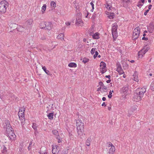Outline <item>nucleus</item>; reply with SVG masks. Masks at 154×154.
Masks as SVG:
<instances>
[{"label":"nucleus","instance_id":"nucleus-55","mask_svg":"<svg viewBox=\"0 0 154 154\" xmlns=\"http://www.w3.org/2000/svg\"><path fill=\"white\" fill-rule=\"evenodd\" d=\"M152 6V5H150L149 6L148 8H149V10L151 9Z\"/></svg>","mask_w":154,"mask_h":154},{"label":"nucleus","instance_id":"nucleus-18","mask_svg":"<svg viewBox=\"0 0 154 154\" xmlns=\"http://www.w3.org/2000/svg\"><path fill=\"white\" fill-rule=\"evenodd\" d=\"M106 15L107 16V17L110 19H113L115 16V14L112 12H106Z\"/></svg>","mask_w":154,"mask_h":154},{"label":"nucleus","instance_id":"nucleus-2","mask_svg":"<svg viewBox=\"0 0 154 154\" xmlns=\"http://www.w3.org/2000/svg\"><path fill=\"white\" fill-rule=\"evenodd\" d=\"M9 4L7 1L3 0L0 2V13H4L6 12V9Z\"/></svg>","mask_w":154,"mask_h":154},{"label":"nucleus","instance_id":"nucleus-30","mask_svg":"<svg viewBox=\"0 0 154 154\" xmlns=\"http://www.w3.org/2000/svg\"><path fill=\"white\" fill-rule=\"evenodd\" d=\"M46 8V5L44 4L42 8L41 11L42 14H44Z\"/></svg>","mask_w":154,"mask_h":154},{"label":"nucleus","instance_id":"nucleus-49","mask_svg":"<svg viewBox=\"0 0 154 154\" xmlns=\"http://www.w3.org/2000/svg\"><path fill=\"white\" fill-rule=\"evenodd\" d=\"M32 127L34 129H35L36 128V126L34 124H33Z\"/></svg>","mask_w":154,"mask_h":154},{"label":"nucleus","instance_id":"nucleus-48","mask_svg":"<svg viewBox=\"0 0 154 154\" xmlns=\"http://www.w3.org/2000/svg\"><path fill=\"white\" fill-rule=\"evenodd\" d=\"M143 5V4H141V3H140V2H139V3L138 4V5H137V6L139 7H140V6H142V5Z\"/></svg>","mask_w":154,"mask_h":154},{"label":"nucleus","instance_id":"nucleus-14","mask_svg":"<svg viewBox=\"0 0 154 154\" xmlns=\"http://www.w3.org/2000/svg\"><path fill=\"white\" fill-rule=\"evenodd\" d=\"M53 26L52 23L50 22L45 23V29L50 30H51Z\"/></svg>","mask_w":154,"mask_h":154},{"label":"nucleus","instance_id":"nucleus-50","mask_svg":"<svg viewBox=\"0 0 154 154\" xmlns=\"http://www.w3.org/2000/svg\"><path fill=\"white\" fill-rule=\"evenodd\" d=\"M101 86H100V87L99 88H98L97 89V91H100L101 92Z\"/></svg>","mask_w":154,"mask_h":154},{"label":"nucleus","instance_id":"nucleus-4","mask_svg":"<svg viewBox=\"0 0 154 154\" xmlns=\"http://www.w3.org/2000/svg\"><path fill=\"white\" fill-rule=\"evenodd\" d=\"M6 131L8 134V136L11 140H15L16 139V135L15 134L13 131L11 129L7 128Z\"/></svg>","mask_w":154,"mask_h":154},{"label":"nucleus","instance_id":"nucleus-9","mask_svg":"<svg viewBox=\"0 0 154 154\" xmlns=\"http://www.w3.org/2000/svg\"><path fill=\"white\" fill-rule=\"evenodd\" d=\"M100 70L102 74H103L106 71V65L102 61L100 64Z\"/></svg>","mask_w":154,"mask_h":154},{"label":"nucleus","instance_id":"nucleus-53","mask_svg":"<svg viewBox=\"0 0 154 154\" xmlns=\"http://www.w3.org/2000/svg\"><path fill=\"white\" fill-rule=\"evenodd\" d=\"M86 12L87 13V15H85V17L86 18H88V15L89 14V12H88L87 11H86Z\"/></svg>","mask_w":154,"mask_h":154},{"label":"nucleus","instance_id":"nucleus-58","mask_svg":"<svg viewBox=\"0 0 154 154\" xmlns=\"http://www.w3.org/2000/svg\"><path fill=\"white\" fill-rule=\"evenodd\" d=\"M110 81H111L110 80H109H109H107L106 81V82H107V83H110Z\"/></svg>","mask_w":154,"mask_h":154},{"label":"nucleus","instance_id":"nucleus-31","mask_svg":"<svg viewBox=\"0 0 154 154\" xmlns=\"http://www.w3.org/2000/svg\"><path fill=\"white\" fill-rule=\"evenodd\" d=\"M40 27L42 29H45V23L42 22L40 24Z\"/></svg>","mask_w":154,"mask_h":154},{"label":"nucleus","instance_id":"nucleus-45","mask_svg":"<svg viewBox=\"0 0 154 154\" xmlns=\"http://www.w3.org/2000/svg\"><path fill=\"white\" fill-rule=\"evenodd\" d=\"M65 24L67 26H69L71 24V22L68 21L66 22L65 23Z\"/></svg>","mask_w":154,"mask_h":154},{"label":"nucleus","instance_id":"nucleus-19","mask_svg":"<svg viewBox=\"0 0 154 154\" xmlns=\"http://www.w3.org/2000/svg\"><path fill=\"white\" fill-rule=\"evenodd\" d=\"M147 74L148 76H151L154 75V70L153 69H150L148 70L147 72Z\"/></svg>","mask_w":154,"mask_h":154},{"label":"nucleus","instance_id":"nucleus-27","mask_svg":"<svg viewBox=\"0 0 154 154\" xmlns=\"http://www.w3.org/2000/svg\"><path fill=\"white\" fill-rule=\"evenodd\" d=\"M68 66L70 67L75 68L77 67V64L75 63L71 62L69 64Z\"/></svg>","mask_w":154,"mask_h":154},{"label":"nucleus","instance_id":"nucleus-17","mask_svg":"<svg viewBox=\"0 0 154 154\" xmlns=\"http://www.w3.org/2000/svg\"><path fill=\"white\" fill-rule=\"evenodd\" d=\"M116 71L119 72L120 75L123 74L124 73V71L120 65H119L117 66Z\"/></svg>","mask_w":154,"mask_h":154},{"label":"nucleus","instance_id":"nucleus-46","mask_svg":"<svg viewBox=\"0 0 154 154\" xmlns=\"http://www.w3.org/2000/svg\"><path fill=\"white\" fill-rule=\"evenodd\" d=\"M142 40H145V41H147L148 39L147 38H145V37H143L142 38Z\"/></svg>","mask_w":154,"mask_h":154},{"label":"nucleus","instance_id":"nucleus-22","mask_svg":"<svg viewBox=\"0 0 154 154\" xmlns=\"http://www.w3.org/2000/svg\"><path fill=\"white\" fill-rule=\"evenodd\" d=\"M40 154H47L46 148L45 147L42 148L40 151Z\"/></svg>","mask_w":154,"mask_h":154},{"label":"nucleus","instance_id":"nucleus-20","mask_svg":"<svg viewBox=\"0 0 154 154\" xmlns=\"http://www.w3.org/2000/svg\"><path fill=\"white\" fill-rule=\"evenodd\" d=\"M116 149L114 146H112V147H110L109 151V154H113L115 151Z\"/></svg>","mask_w":154,"mask_h":154},{"label":"nucleus","instance_id":"nucleus-47","mask_svg":"<svg viewBox=\"0 0 154 154\" xmlns=\"http://www.w3.org/2000/svg\"><path fill=\"white\" fill-rule=\"evenodd\" d=\"M67 151L66 150L63 151L62 154H67Z\"/></svg>","mask_w":154,"mask_h":154},{"label":"nucleus","instance_id":"nucleus-11","mask_svg":"<svg viewBox=\"0 0 154 154\" xmlns=\"http://www.w3.org/2000/svg\"><path fill=\"white\" fill-rule=\"evenodd\" d=\"M146 88L143 87L139 90H137L136 93L138 94L139 95L143 97L144 94L146 92Z\"/></svg>","mask_w":154,"mask_h":154},{"label":"nucleus","instance_id":"nucleus-21","mask_svg":"<svg viewBox=\"0 0 154 154\" xmlns=\"http://www.w3.org/2000/svg\"><path fill=\"white\" fill-rule=\"evenodd\" d=\"M148 31L150 33H152L154 30V26L151 25H150L148 28Z\"/></svg>","mask_w":154,"mask_h":154},{"label":"nucleus","instance_id":"nucleus-43","mask_svg":"<svg viewBox=\"0 0 154 154\" xmlns=\"http://www.w3.org/2000/svg\"><path fill=\"white\" fill-rule=\"evenodd\" d=\"M95 54H94V56H93L94 58V59H95L99 54V53H98V51H97V50L95 52Z\"/></svg>","mask_w":154,"mask_h":154},{"label":"nucleus","instance_id":"nucleus-23","mask_svg":"<svg viewBox=\"0 0 154 154\" xmlns=\"http://www.w3.org/2000/svg\"><path fill=\"white\" fill-rule=\"evenodd\" d=\"M64 34L61 33L58 35L57 37V38L60 39L61 40H64Z\"/></svg>","mask_w":154,"mask_h":154},{"label":"nucleus","instance_id":"nucleus-32","mask_svg":"<svg viewBox=\"0 0 154 154\" xmlns=\"http://www.w3.org/2000/svg\"><path fill=\"white\" fill-rule=\"evenodd\" d=\"M128 90V88L127 87H123L121 90V91L125 93V94L126 93V92L127 93Z\"/></svg>","mask_w":154,"mask_h":154},{"label":"nucleus","instance_id":"nucleus-29","mask_svg":"<svg viewBox=\"0 0 154 154\" xmlns=\"http://www.w3.org/2000/svg\"><path fill=\"white\" fill-rule=\"evenodd\" d=\"M50 5L51 6V8L52 9H54L56 7V3L54 1H51L50 3Z\"/></svg>","mask_w":154,"mask_h":154},{"label":"nucleus","instance_id":"nucleus-28","mask_svg":"<svg viewBox=\"0 0 154 154\" xmlns=\"http://www.w3.org/2000/svg\"><path fill=\"white\" fill-rule=\"evenodd\" d=\"M137 108V106L136 105H133L131 108V111L132 112L134 111H135L136 110Z\"/></svg>","mask_w":154,"mask_h":154},{"label":"nucleus","instance_id":"nucleus-33","mask_svg":"<svg viewBox=\"0 0 154 154\" xmlns=\"http://www.w3.org/2000/svg\"><path fill=\"white\" fill-rule=\"evenodd\" d=\"M42 69L47 74L49 75V70H47L45 66H42Z\"/></svg>","mask_w":154,"mask_h":154},{"label":"nucleus","instance_id":"nucleus-36","mask_svg":"<svg viewBox=\"0 0 154 154\" xmlns=\"http://www.w3.org/2000/svg\"><path fill=\"white\" fill-rule=\"evenodd\" d=\"M53 113H50L48 116V118L50 119H52L53 118Z\"/></svg>","mask_w":154,"mask_h":154},{"label":"nucleus","instance_id":"nucleus-42","mask_svg":"<svg viewBox=\"0 0 154 154\" xmlns=\"http://www.w3.org/2000/svg\"><path fill=\"white\" fill-rule=\"evenodd\" d=\"M52 133L54 135H57L58 134V131L57 130H54L52 131Z\"/></svg>","mask_w":154,"mask_h":154},{"label":"nucleus","instance_id":"nucleus-57","mask_svg":"<svg viewBox=\"0 0 154 154\" xmlns=\"http://www.w3.org/2000/svg\"><path fill=\"white\" fill-rule=\"evenodd\" d=\"M108 110H109L110 111L111 110V107H110V106L109 107V106H108Z\"/></svg>","mask_w":154,"mask_h":154},{"label":"nucleus","instance_id":"nucleus-59","mask_svg":"<svg viewBox=\"0 0 154 154\" xmlns=\"http://www.w3.org/2000/svg\"><path fill=\"white\" fill-rule=\"evenodd\" d=\"M41 39L42 40H45V39H46V38L45 37H44L43 38L42 37L41 38Z\"/></svg>","mask_w":154,"mask_h":154},{"label":"nucleus","instance_id":"nucleus-35","mask_svg":"<svg viewBox=\"0 0 154 154\" xmlns=\"http://www.w3.org/2000/svg\"><path fill=\"white\" fill-rule=\"evenodd\" d=\"M89 59L88 58H86V57H84L83 59L82 62L84 63H86L89 62Z\"/></svg>","mask_w":154,"mask_h":154},{"label":"nucleus","instance_id":"nucleus-61","mask_svg":"<svg viewBox=\"0 0 154 154\" xmlns=\"http://www.w3.org/2000/svg\"><path fill=\"white\" fill-rule=\"evenodd\" d=\"M87 40V39L85 38H84L83 39V41L84 42H85Z\"/></svg>","mask_w":154,"mask_h":154},{"label":"nucleus","instance_id":"nucleus-10","mask_svg":"<svg viewBox=\"0 0 154 154\" xmlns=\"http://www.w3.org/2000/svg\"><path fill=\"white\" fill-rule=\"evenodd\" d=\"M117 27L118 26L116 24H113L112 28V32L114 38H116L117 35Z\"/></svg>","mask_w":154,"mask_h":154},{"label":"nucleus","instance_id":"nucleus-41","mask_svg":"<svg viewBox=\"0 0 154 154\" xmlns=\"http://www.w3.org/2000/svg\"><path fill=\"white\" fill-rule=\"evenodd\" d=\"M107 146L108 147H112V146H114L112 143L110 142H109L107 143Z\"/></svg>","mask_w":154,"mask_h":154},{"label":"nucleus","instance_id":"nucleus-37","mask_svg":"<svg viewBox=\"0 0 154 154\" xmlns=\"http://www.w3.org/2000/svg\"><path fill=\"white\" fill-rule=\"evenodd\" d=\"M16 24L14 23H11L10 24L9 26L11 28H16Z\"/></svg>","mask_w":154,"mask_h":154},{"label":"nucleus","instance_id":"nucleus-7","mask_svg":"<svg viewBox=\"0 0 154 154\" xmlns=\"http://www.w3.org/2000/svg\"><path fill=\"white\" fill-rule=\"evenodd\" d=\"M140 33V28L139 27H137L135 28L133 31L132 35L133 39H137L139 36Z\"/></svg>","mask_w":154,"mask_h":154},{"label":"nucleus","instance_id":"nucleus-44","mask_svg":"<svg viewBox=\"0 0 154 154\" xmlns=\"http://www.w3.org/2000/svg\"><path fill=\"white\" fill-rule=\"evenodd\" d=\"M90 4L92 8V9L91 10V11L92 12H93L94 8V5L93 3L92 2H91L90 3Z\"/></svg>","mask_w":154,"mask_h":154},{"label":"nucleus","instance_id":"nucleus-8","mask_svg":"<svg viewBox=\"0 0 154 154\" xmlns=\"http://www.w3.org/2000/svg\"><path fill=\"white\" fill-rule=\"evenodd\" d=\"M99 85L101 86V93L104 95H106L108 90L107 87L105 86L102 82H99Z\"/></svg>","mask_w":154,"mask_h":154},{"label":"nucleus","instance_id":"nucleus-56","mask_svg":"<svg viewBox=\"0 0 154 154\" xmlns=\"http://www.w3.org/2000/svg\"><path fill=\"white\" fill-rule=\"evenodd\" d=\"M102 100L103 101H105L106 100V98L105 97H103L102 98Z\"/></svg>","mask_w":154,"mask_h":154},{"label":"nucleus","instance_id":"nucleus-51","mask_svg":"<svg viewBox=\"0 0 154 154\" xmlns=\"http://www.w3.org/2000/svg\"><path fill=\"white\" fill-rule=\"evenodd\" d=\"M149 10H146V11L144 13V14L145 15H146L147 14V13L149 12Z\"/></svg>","mask_w":154,"mask_h":154},{"label":"nucleus","instance_id":"nucleus-52","mask_svg":"<svg viewBox=\"0 0 154 154\" xmlns=\"http://www.w3.org/2000/svg\"><path fill=\"white\" fill-rule=\"evenodd\" d=\"M105 77L106 78H108L109 79H110L111 78V76L110 75H106Z\"/></svg>","mask_w":154,"mask_h":154},{"label":"nucleus","instance_id":"nucleus-5","mask_svg":"<svg viewBox=\"0 0 154 154\" xmlns=\"http://www.w3.org/2000/svg\"><path fill=\"white\" fill-rule=\"evenodd\" d=\"M149 47L147 45L144 46L143 49L138 53V58H141L149 49Z\"/></svg>","mask_w":154,"mask_h":154},{"label":"nucleus","instance_id":"nucleus-15","mask_svg":"<svg viewBox=\"0 0 154 154\" xmlns=\"http://www.w3.org/2000/svg\"><path fill=\"white\" fill-rule=\"evenodd\" d=\"M59 151V148L56 145H53L52 146V152L53 154H57Z\"/></svg>","mask_w":154,"mask_h":154},{"label":"nucleus","instance_id":"nucleus-6","mask_svg":"<svg viewBox=\"0 0 154 154\" xmlns=\"http://www.w3.org/2000/svg\"><path fill=\"white\" fill-rule=\"evenodd\" d=\"M24 111L25 108L23 107L20 109L18 113L19 117L21 122H23L25 121Z\"/></svg>","mask_w":154,"mask_h":154},{"label":"nucleus","instance_id":"nucleus-63","mask_svg":"<svg viewBox=\"0 0 154 154\" xmlns=\"http://www.w3.org/2000/svg\"><path fill=\"white\" fill-rule=\"evenodd\" d=\"M131 63H134V60H132L131 61Z\"/></svg>","mask_w":154,"mask_h":154},{"label":"nucleus","instance_id":"nucleus-16","mask_svg":"<svg viewBox=\"0 0 154 154\" xmlns=\"http://www.w3.org/2000/svg\"><path fill=\"white\" fill-rule=\"evenodd\" d=\"M138 72H135L133 75V79L137 82H138L139 80L138 78Z\"/></svg>","mask_w":154,"mask_h":154},{"label":"nucleus","instance_id":"nucleus-54","mask_svg":"<svg viewBox=\"0 0 154 154\" xmlns=\"http://www.w3.org/2000/svg\"><path fill=\"white\" fill-rule=\"evenodd\" d=\"M102 106H106V104L105 103V102H103V103L102 104Z\"/></svg>","mask_w":154,"mask_h":154},{"label":"nucleus","instance_id":"nucleus-64","mask_svg":"<svg viewBox=\"0 0 154 154\" xmlns=\"http://www.w3.org/2000/svg\"><path fill=\"white\" fill-rule=\"evenodd\" d=\"M97 56H98V57L99 58H100V57H101V56H100V55H97Z\"/></svg>","mask_w":154,"mask_h":154},{"label":"nucleus","instance_id":"nucleus-62","mask_svg":"<svg viewBox=\"0 0 154 154\" xmlns=\"http://www.w3.org/2000/svg\"><path fill=\"white\" fill-rule=\"evenodd\" d=\"M126 77V75L125 74H124L123 75V77L124 78H125Z\"/></svg>","mask_w":154,"mask_h":154},{"label":"nucleus","instance_id":"nucleus-26","mask_svg":"<svg viewBox=\"0 0 154 154\" xmlns=\"http://www.w3.org/2000/svg\"><path fill=\"white\" fill-rule=\"evenodd\" d=\"M99 34L98 32L95 33L92 35L93 38L94 39H98L100 38Z\"/></svg>","mask_w":154,"mask_h":154},{"label":"nucleus","instance_id":"nucleus-13","mask_svg":"<svg viewBox=\"0 0 154 154\" xmlns=\"http://www.w3.org/2000/svg\"><path fill=\"white\" fill-rule=\"evenodd\" d=\"M142 97L138 94L135 93L133 97V99L134 101L138 102L141 100Z\"/></svg>","mask_w":154,"mask_h":154},{"label":"nucleus","instance_id":"nucleus-60","mask_svg":"<svg viewBox=\"0 0 154 154\" xmlns=\"http://www.w3.org/2000/svg\"><path fill=\"white\" fill-rule=\"evenodd\" d=\"M144 0H141V2H142V3L143 4L144 3Z\"/></svg>","mask_w":154,"mask_h":154},{"label":"nucleus","instance_id":"nucleus-40","mask_svg":"<svg viewBox=\"0 0 154 154\" xmlns=\"http://www.w3.org/2000/svg\"><path fill=\"white\" fill-rule=\"evenodd\" d=\"M114 91L113 90L112 91H110L109 93V94L108 95V97L109 98H111L112 96V93Z\"/></svg>","mask_w":154,"mask_h":154},{"label":"nucleus","instance_id":"nucleus-24","mask_svg":"<svg viewBox=\"0 0 154 154\" xmlns=\"http://www.w3.org/2000/svg\"><path fill=\"white\" fill-rule=\"evenodd\" d=\"M91 141V137H89L87 138L85 141L86 145L88 146L90 145V143Z\"/></svg>","mask_w":154,"mask_h":154},{"label":"nucleus","instance_id":"nucleus-1","mask_svg":"<svg viewBox=\"0 0 154 154\" xmlns=\"http://www.w3.org/2000/svg\"><path fill=\"white\" fill-rule=\"evenodd\" d=\"M77 133L79 135H82L84 131V124L81 119H78L76 121Z\"/></svg>","mask_w":154,"mask_h":154},{"label":"nucleus","instance_id":"nucleus-12","mask_svg":"<svg viewBox=\"0 0 154 154\" xmlns=\"http://www.w3.org/2000/svg\"><path fill=\"white\" fill-rule=\"evenodd\" d=\"M105 5V7L109 10H111L112 8L111 0L110 1H106Z\"/></svg>","mask_w":154,"mask_h":154},{"label":"nucleus","instance_id":"nucleus-38","mask_svg":"<svg viewBox=\"0 0 154 154\" xmlns=\"http://www.w3.org/2000/svg\"><path fill=\"white\" fill-rule=\"evenodd\" d=\"M150 88L151 90L154 91V81L152 82L150 85Z\"/></svg>","mask_w":154,"mask_h":154},{"label":"nucleus","instance_id":"nucleus-3","mask_svg":"<svg viewBox=\"0 0 154 154\" xmlns=\"http://www.w3.org/2000/svg\"><path fill=\"white\" fill-rule=\"evenodd\" d=\"M81 13H78L75 20V25L79 27H82L84 25V23L81 19Z\"/></svg>","mask_w":154,"mask_h":154},{"label":"nucleus","instance_id":"nucleus-39","mask_svg":"<svg viewBox=\"0 0 154 154\" xmlns=\"http://www.w3.org/2000/svg\"><path fill=\"white\" fill-rule=\"evenodd\" d=\"M97 50V48H92L91 51V54L92 55L94 54Z\"/></svg>","mask_w":154,"mask_h":154},{"label":"nucleus","instance_id":"nucleus-25","mask_svg":"<svg viewBox=\"0 0 154 154\" xmlns=\"http://www.w3.org/2000/svg\"><path fill=\"white\" fill-rule=\"evenodd\" d=\"M29 141H30V142L28 148V149L29 151L31 150L32 149V142H33V140L32 139L29 138Z\"/></svg>","mask_w":154,"mask_h":154},{"label":"nucleus","instance_id":"nucleus-34","mask_svg":"<svg viewBox=\"0 0 154 154\" xmlns=\"http://www.w3.org/2000/svg\"><path fill=\"white\" fill-rule=\"evenodd\" d=\"M24 28H23L20 26H19L17 28V30L20 32H22L23 31Z\"/></svg>","mask_w":154,"mask_h":154}]
</instances>
